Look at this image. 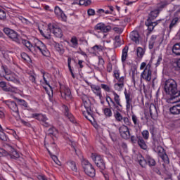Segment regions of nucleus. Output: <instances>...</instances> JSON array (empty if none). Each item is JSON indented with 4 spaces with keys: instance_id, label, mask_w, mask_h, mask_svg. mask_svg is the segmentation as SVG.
I'll list each match as a JSON object with an SVG mask.
<instances>
[{
    "instance_id": "obj_53",
    "label": "nucleus",
    "mask_w": 180,
    "mask_h": 180,
    "mask_svg": "<svg viewBox=\"0 0 180 180\" xmlns=\"http://www.w3.org/2000/svg\"><path fill=\"white\" fill-rule=\"evenodd\" d=\"M72 58H71V57H68V68H69V71H70V72L71 73V72H72V69L71 68V61H72Z\"/></svg>"
},
{
    "instance_id": "obj_62",
    "label": "nucleus",
    "mask_w": 180,
    "mask_h": 180,
    "mask_svg": "<svg viewBox=\"0 0 180 180\" xmlns=\"http://www.w3.org/2000/svg\"><path fill=\"white\" fill-rule=\"evenodd\" d=\"M38 179L39 180H49L47 179V177L46 176H44V175H39L38 176Z\"/></svg>"
},
{
    "instance_id": "obj_27",
    "label": "nucleus",
    "mask_w": 180,
    "mask_h": 180,
    "mask_svg": "<svg viewBox=\"0 0 180 180\" xmlns=\"http://www.w3.org/2000/svg\"><path fill=\"white\" fill-rule=\"evenodd\" d=\"M172 53L175 56H180V43H176L172 47Z\"/></svg>"
},
{
    "instance_id": "obj_13",
    "label": "nucleus",
    "mask_w": 180,
    "mask_h": 180,
    "mask_svg": "<svg viewBox=\"0 0 180 180\" xmlns=\"http://www.w3.org/2000/svg\"><path fill=\"white\" fill-rule=\"evenodd\" d=\"M112 30L110 25H105L103 22H99L94 27V30H99L103 33H108Z\"/></svg>"
},
{
    "instance_id": "obj_50",
    "label": "nucleus",
    "mask_w": 180,
    "mask_h": 180,
    "mask_svg": "<svg viewBox=\"0 0 180 180\" xmlns=\"http://www.w3.org/2000/svg\"><path fill=\"white\" fill-rule=\"evenodd\" d=\"M56 132H57V129L55 127H52L49 129V134L50 136H54V134H56Z\"/></svg>"
},
{
    "instance_id": "obj_18",
    "label": "nucleus",
    "mask_w": 180,
    "mask_h": 180,
    "mask_svg": "<svg viewBox=\"0 0 180 180\" xmlns=\"http://www.w3.org/2000/svg\"><path fill=\"white\" fill-rule=\"evenodd\" d=\"M136 160L142 168H146L147 166V159L144 158L141 154H138L136 155Z\"/></svg>"
},
{
    "instance_id": "obj_56",
    "label": "nucleus",
    "mask_w": 180,
    "mask_h": 180,
    "mask_svg": "<svg viewBox=\"0 0 180 180\" xmlns=\"http://www.w3.org/2000/svg\"><path fill=\"white\" fill-rule=\"evenodd\" d=\"M87 13H88L89 16H94L95 15V10H94L92 8H89L87 11Z\"/></svg>"
},
{
    "instance_id": "obj_7",
    "label": "nucleus",
    "mask_w": 180,
    "mask_h": 180,
    "mask_svg": "<svg viewBox=\"0 0 180 180\" xmlns=\"http://www.w3.org/2000/svg\"><path fill=\"white\" fill-rule=\"evenodd\" d=\"M32 117L39 120L41 122V124L44 126V127H51V124L49 122V118L46 116V115L39 114V113H34L32 114Z\"/></svg>"
},
{
    "instance_id": "obj_10",
    "label": "nucleus",
    "mask_w": 180,
    "mask_h": 180,
    "mask_svg": "<svg viewBox=\"0 0 180 180\" xmlns=\"http://www.w3.org/2000/svg\"><path fill=\"white\" fill-rule=\"evenodd\" d=\"M153 71H151V65L148 64L144 70L141 73V79H144L147 82L151 81Z\"/></svg>"
},
{
    "instance_id": "obj_3",
    "label": "nucleus",
    "mask_w": 180,
    "mask_h": 180,
    "mask_svg": "<svg viewBox=\"0 0 180 180\" xmlns=\"http://www.w3.org/2000/svg\"><path fill=\"white\" fill-rule=\"evenodd\" d=\"M164 89L166 94L170 95L172 98H179L180 96V91H178L176 82L172 79L165 81Z\"/></svg>"
},
{
    "instance_id": "obj_26",
    "label": "nucleus",
    "mask_w": 180,
    "mask_h": 180,
    "mask_svg": "<svg viewBox=\"0 0 180 180\" xmlns=\"http://www.w3.org/2000/svg\"><path fill=\"white\" fill-rule=\"evenodd\" d=\"M129 51V46H126L122 49V62L125 63L126 60H127V53Z\"/></svg>"
},
{
    "instance_id": "obj_54",
    "label": "nucleus",
    "mask_w": 180,
    "mask_h": 180,
    "mask_svg": "<svg viewBox=\"0 0 180 180\" xmlns=\"http://www.w3.org/2000/svg\"><path fill=\"white\" fill-rule=\"evenodd\" d=\"M72 58H71V57H68V68H69V71H70V72L71 73V72H72V69L71 68V61H72Z\"/></svg>"
},
{
    "instance_id": "obj_21",
    "label": "nucleus",
    "mask_w": 180,
    "mask_h": 180,
    "mask_svg": "<svg viewBox=\"0 0 180 180\" xmlns=\"http://www.w3.org/2000/svg\"><path fill=\"white\" fill-rule=\"evenodd\" d=\"M130 38L132 41H134L136 43V44H139V43H140V34H139V32H132L130 34Z\"/></svg>"
},
{
    "instance_id": "obj_20",
    "label": "nucleus",
    "mask_w": 180,
    "mask_h": 180,
    "mask_svg": "<svg viewBox=\"0 0 180 180\" xmlns=\"http://www.w3.org/2000/svg\"><path fill=\"white\" fill-rule=\"evenodd\" d=\"M39 33L46 39L47 40H49V39H51V33L52 31L49 28V25H48V28L45 30L43 31L42 30H39Z\"/></svg>"
},
{
    "instance_id": "obj_31",
    "label": "nucleus",
    "mask_w": 180,
    "mask_h": 180,
    "mask_svg": "<svg viewBox=\"0 0 180 180\" xmlns=\"http://www.w3.org/2000/svg\"><path fill=\"white\" fill-rule=\"evenodd\" d=\"M178 20H179V18L176 17L171 21L169 25V30H172V29H174V27L176 26V23H178Z\"/></svg>"
},
{
    "instance_id": "obj_41",
    "label": "nucleus",
    "mask_w": 180,
    "mask_h": 180,
    "mask_svg": "<svg viewBox=\"0 0 180 180\" xmlns=\"http://www.w3.org/2000/svg\"><path fill=\"white\" fill-rule=\"evenodd\" d=\"M56 50L58 51V53L60 54H64V49H63V46L60 45V44H55Z\"/></svg>"
},
{
    "instance_id": "obj_59",
    "label": "nucleus",
    "mask_w": 180,
    "mask_h": 180,
    "mask_svg": "<svg viewBox=\"0 0 180 180\" xmlns=\"http://www.w3.org/2000/svg\"><path fill=\"white\" fill-rule=\"evenodd\" d=\"M59 16H60V18H61V19H63V20H67V15H65V13H64V11H62V13H60Z\"/></svg>"
},
{
    "instance_id": "obj_46",
    "label": "nucleus",
    "mask_w": 180,
    "mask_h": 180,
    "mask_svg": "<svg viewBox=\"0 0 180 180\" xmlns=\"http://www.w3.org/2000/svg\"><path fill=\"white\" fill-rule=\"evenodd\" d=\"M63 10L58 7V6H55L54 13L57 16H60L62 13Z\"/></svg>"
},
{
    "instance_id": "obj_64",
    "label": "nucleus",
    "mask_w": 180,
    "mask_h": 180,
    "mask_svg": "<svg viewBox=\"0 0 180 180\" xmlns=\"http://www.w3.org/2000/svg\"><path fill=\"white\" fill-rule=\"evenodd\" d=\"M156 40H157V35H152L150 37V41L155 43Z\"/></svg>"
},
{
    "instance_id": "obj_61",
    "label": "nucleus",
    "mask_w": 180,
    "mask_h": 180,
    "mask_svg": "<svg viewBox=\"0 0 180 180\" xmlns=\"http://www.w3.org/2000/svg\"><path fill=\"white\" fill-rule=\"evenodd\" d=\"M107 71L108 72H112V63H109L107 65Z\"/></svg>"
},
{
    "instance_id": "obj_16",
    "label": "nucleus",
    "mask_w": 180,
    "mask_h": 180,
    "mask_svg": "<svg viewBox=\"0 0 180 180\" xmlns=\"http://www.w3.org/2000/svg\"><path fill=\"white\" fill-rule=\"evenodd\" d=\"M60 94H61V96L63 98H65V99H71V91L68 86H64L63 89L62 87Z\"/></svg>"
},
{
    "instance_id": "obj_23",
    "label": "nucleus",
    "mask_w": 180,
    "mask_h": 180,
    "mask_svg": "<svg viewBox=\"0 0 180 180\" xmlns=\"http://www.w3.org/2000/svg\"><path fill=\"white\" fill-rule=\"evenodd\" d=\"M169 112L172 115H180V104L171 107Z\"/></svg>"
},
{
    "instance_id": "obj_52",
    "label": "nucleus",
    "mask_w": 180,
    "mask_h": 180,
    "mask_svg": "<svg viewBox=\"0 0 180 180\" xmlns=\"http://www.w3.org/2000/svg\"><path fill=\"white\" fill-rule=\"evenodd\" d=\"M6 155H8V152L0 148V157H6Z\"/></svg>"
},
{
    "instance_id": "obj_28",
    "label": "nucleus",
    "mask_w": 180,
    "mask_h": 180,
    "mask_svg": "<svg viewBox=\"0 0 180 180\" xmlns=\"http://www.w3.org/2000/svg\"><path fill=\"white\" fill-rule=\"evenodd\" d=\"M146 162H148L149 167H155V160L154 158H151L150 155H146Z\"/></svg>"
},
{
    "instance_id": "obj_39",
    "label": "nucleus",
    "mask_w": 180,
    "mask_h": 180,
    "mask_svg": "<svg viewBox=\"0 0 180 180\" xmlns=\"http://www.w3.org/2000/svg\"><path fill=\"white\" fill-rule=\"evenodd\" d=\"M131 119L134 126H140V121L136 115L133 114L131 115Z\"/></svg>"
},
{
    "instance_id": "obj_32",
    "label": "nucleus",
    "mask_w": 180,
    "mask_h": 180,
    "mask_svg": "<svg viewBox=\"0 0 180 180\" xmlns=\"http://www.w3.org/2000/svg\"><path fill=\"white\" fill-rule=\"evenodd\" d=\"M144 49L141 47H138L136 49V55L138 58H143V56H144Z\"/></svg>"
},
{
    "instance_id": "obj_25",
    "label": "nucleus",
    "mask_w": 180,
    "mask_h": 180,
    "mask_svg": "<svg viewBox=\"0 0 180 180\" xmlns=\"http://www.w3.org/2000/svg\"><path fill=\"white\" fill-rule=\"evenodd\" d=\"M138 144L139 147L142 148V150H147V144L146 143V141L141 136L138 137Z\"/></svg>"
},
{
    "instance_id": "obj_51",
    "label": "nucleus",
    "mask_w": 180,
    "mask_h": 180,
    "mask_svg": "<svg viewBox=\"0 0 180 180\" xmlns=\"http://www.w3.org/2000/svg\"><path fill=\"white\" fill-rule=\"evenodd\" d=\"M110 99V101L111 102V103H112V105L114 107V109H117V110H120V109H119V105H117L115 101H113V100L112 99V98L110 97H108Z\"/></svg>"
},
{
    "instance_id": "obj_14",
    "label": "nucleus",
    "mask_w": 180,
    "mask_h": 180,
    "mask_svg": "<svg viewBox=\"0 0 180 180\" xmlns=\"http://www.w3.org/2000/svg\"><path fill=\"white\" fill-rule=\"evenodd\" d=\"M125 99H126V109L127 112H130V108L133 109V105H131L132 99L130 97V94L127 93V91H124Z\"/></svg>"
},
{
    "instance_id": "obj_5",
    "label": "nucleus",
    "mask_w": 180,
    "mask_h": 180,
    "mask_svg": "<svg viewBox=\"0 0 180 180\" xmlns=\"http://www.w3.org/2000/svg\"><path fill=\"white\" fill-rule=\"evenodd\" d=\"M82 167L86 175H88V176H90L91 178H94L95 175H96L95 168H94V166L92 165V164L89 162V161L85 159H82Z\"/></svg>"
},
{
    "instance_id": "obj_29",
    "label": "nucleus",
    "mask_w": 180,
    "mask_h": 180,
    "mask_svg": "<svg viewBox=\"0 0 180 180\" xmlns=\"http://www.w3.org/2000/svg\"><path fill=\"white\" fill-rule=\"evenodd\" d=\"M68 165L70 167L72 171H74L75 172H77V171H78V169L77 168V164H75V162L69 160L68 162Z\"/></svg>"
},
{
    "instance_id": "obj_17",
    "label": "nucleus",
    "mask_w": 180,
    "mask_h": 180,
    "mask_svg": "<svg viewBox=\"0 0 180 180\" xmlns=\"http://www.w3.org/2000/svg\"><path fill=\"white\" fill-rule=\"evenodd\" d=\"M91 88L94 94H95L96 96H98L99 99H102V89H101V86L93 84L91 86Z\"/></svg>"
},
{
    "instance_id": "obj_15",
    "label": "nucleus",
    "mask_w": 180,
    "mask_h": 180,
    "mask_svg": "<svg viewBox=\"0 0 180 180\" xmlns=\"http://www.w3.org/2000/svg\"><path fill=\"white\" fill-rule=\"evenodd\" d=\"M85 97L86 98V100L83 101L84 106L87 112V115L92 117V113L91 112L92 111V110L91 109L92 103H91V101L88 99V97H86V96H85Z\"/></svg>"
},
{
    "instance_id": "obj_22",
    "label": "nucleus",
    "mask_w": 180,
    "mask_h": 180,
    "mask_svg": "<svg viewBox=\"0 0 180 180\" xmlns=\"http://www.w3.org/2000/svg\"><path fill=\"white\" fill-rule=\"evenodd\" d=\"M63 109L65 110V116H66V117H68L69 120H70L72 123H75L74 116L72 115V114H71V112H69L70 110L68 107L66 105H63Z\"/></svg>"
},
{
    "instance_id": "obj_1",
    "label": "nucleus",
    "mask_w": 180,
    "mask_h": 180,
    "mask_svg": "<svg viewBox=\"0 0 180 180\" xmlns=\"http://www.w3.org/2000/svg\"><path fill=\"white\" fill-rule=\"evenodd\" d=\"M3 30L5 34L13 40V41L18 43V44H23L27 49H30V47H33L36 51H39V53H41L44 57H50V51L47 49L46 44H44V43H43L41 41L36 39L32 45L30 41L20 37V36H19L18 32L15 30L8 27L4 28Z\"/></svg>"
},
{
    "instance_id": "obj_40",
    "label": "nucleus",
    "mask_w": 180,
    "mask_h": 180,
    "mask_svg": "<svg viewBox=\"0 0 180 180\" xmlns=\"http://www.w3.org/2000/svg\"><path fill=\"white\" fill-rule=\"evenodd\" d=\"M0 88H1L5 92H9V91H11V89L6 86V83L5 82H0Z\"/></svg>"
},
{
    "instance_id": "obj_42",
    "label": "nucleus",
    "mask_w": 180,
    "mask_h": 180,
    "mask_svg": "<svg viewBox=\"0 0 180 180\" xmlns=\"http://www.w3.org/2000/svg\"><path fill=\"white\" fill-rule=\"evenodd\" d=\"M124 87V83H116L115 84V89L117 91H122L123 89V88Z\"/></svg>"
},
{
    "instance_id": "obj_35",
    "label": "nucleus",
    "mask_w": 180,
    "mask_h": 180,
    "mask_svg": "<svg viewBox=\"0 0 180 180\" xmlns=\"http://www.w3.org/2000/svg\"><path fill=\"white\" fill-rule=\"evenodd\" d=\"M47 151L51 156V158L54 161V162H56L57 164V165H61V162H60V160H58V158H57V156H56L54 155H51V152H50V150H49V148H47Z\"/></svg>"
},
{
    "instance_id": "obj_12",
    "label": "nucleus",
    "mask_w": 180,
    "mask_h": 180,
    "mask_svg": "<svg viewBox=\"0 0 180 180\" xmlns=\"http://www.w3.org/2000/svg\"><path fill=\"white\" fill-rule=\"evenodd\" d=\"M119 132L121 137H122V139H124V140H129V139H130V130H129V127L127 126L122 125L119 128Z\"/></svg>"
},
{
    "instance_id": "obj_9",
    "label": "nucleus",
    "mask_w": 180,
    "mask_h": 180,
    "mask_svg": "<svg viewBox=\"0 0 180 180\" xmlns=\"http://www.w3.org/2000/svg\"><path fill=\"white\" fill-rule=\"evenodd\" d=\"M3 103H5L11 110H12L13 113H15L13 116L18 119L19 117V108H18V104L15 103V101H12L11 100L4 101Z\"/></svg>"
},
{
    "instance_id": "obj_58",
    "label": "nucleus",
    "mask_w": 180,
    "mask_h": 180,
    "mask_svg": "<svg viewBox=\"0 0 180 180\" xmlns=\"http://www.w3.org/2000/svg\"><path fill=\"white\" fill-rule=\"evenodd\" d=\"M102 174L103 175L105 180H109V174L106 172H103V170L101 171Z\"/></svg>"
},
{
    "instance_id": "obj_11",
    "label": "nucleus",
    "mask_w": 180,
    "mask_h": 180,
    "mask_svg": "<svg viewBox=\"0 0 180 180\" xmlns=\"http://www.w3.org/2000/svg\"><path fill=\"white\" fill-rule=\"evenodd\" d=\"M49 29L52 31L53 34L58 37V39H61L63 37V31L58 27V25L56 24H49Z\"/></svg>"
},
{
    "instance_id": "obj_37",
    "label": "nucleus",
    "mask_w": 180,
    "mask_h": 180,
    "mask_svg": "<svg viewBox=\"0 0 180 180\" xmlns=\"http://www.w3.org/2000/svg\"><path fill=\"white\" fill-rule=\"evenodd\" d=\"M18 103L20 105V106H23L24 108H27L28 104L27 102H26V101L23 100V99H19L18 98H15Z\"/></svg>"
},
{
    "instance_id": "obj_19",
    "label": "nucleus",
    "mask_w": 180,
    "mask_h": 180,
    "mask_svg": "<svg viewBox=\"0 0 180 180\" xmlns=\"http://www.w3.org/2000/svg\"><path fill=\"white\" fill-rule=\"evenodd\" d=\"M149 112L152 119H154L158 116V110L157 109V106H155L154 104H150Z\"/></svg>"
},
{
    "instance_id": "obj_43",
    "label": "nucleus",
    "mask_w": 180,
    "mask_h": 180,
    "mask_svg": "<svg viewBox=\"0 0 180 180\" xmlns=\"http://www.w3.org/2000/svg\"><path fill=\"white\" fill-rule=\"evenodd\" d=\"M109 136L112 140L115 143V141H117V135L115 132H110Z\"/></svg>"
},
{
    "instance_id": "obj_8",
    "label": "nucleus",
    "mask_w": 180,
    "mask_h": 180,
    "mask_svg": "<svg viewBox=\"0 0 180 180\" xmlns=\"http://www.w3.org/2000/svg\"><path fill=\"white\" fill-rule=\"evenodd\" d=\"M1 69L3 70V72H5L6 75L4 78L7 81H11V82H14V84H20V80H19V77L16 75H9V70L6 66L2 65Z\"/></svg>"
},
{
    "instance_id": "obj_24",
    "label": "nucleus",
    "mask_w": 180,
    "mask_h": 180,
    "mask_svg": "<svg viewBox=\"0 0 180 180\" xmlns=\"http://www.w3.org/2000/svg\"><path fill=\"white\" fill-rule=\"evenodd\" d=\"M167 6H168V1H163L157 5L156 9L160 13V12L162 11V10L165 9V8H167Z\"/></svg>"
},
{
    "instance_id": "obj_2",
    "label": "nucleus",
    "mask_w": 180,
    "mask_h": 180,
    "mask_svg": "<svg viewBox=\"0 0 180 180\" xmlns=\"http://www.w3.org/2000/svg\"><path fill=\"white\" fill-rule=\"evenodd\" d=\"M149 131L152 136V144H153V150L155 153H158V155L165 161L167 158H168V155L165 153V150L164 148L161 146L162 143V139L161 138V135L157 134V129L154 125H150L149 127Z\"/></svg>"
},
{
    "instance_id": "obj_44",
    "label": "nucleus",
    "mask_w": 180,
    "mask_h": 180,
    "mask_svg": "<svg viewBox=\"0 0 180 180\" xmlns=\"http://www.w3.org/2000/svg\"><path fill=\"white\" fill-rule=\"evenodd\" d=\"M36 77L37 75L34 73L30 75L29 79L31 81V82H32V84H36Z\"/></svg>"
},
{
    "instance_id": "obj_60",
    "label": "nucleus",
    "mask_w": 180,
    "mask_h": 180,
    "mask_svg": "<svg viewBox=\"0 0 180 180\" xmlns=\"http://www.w3.org/2000/svg\"><path fill=\"white\" fill-rule=\"evenodd\" d=\"M162 61V56H159L157 60V63H156V65L158 67V65H160V64H161V62Z\"/></svg>"
},
{
    "instance_id": "obj_63",
    "label": "nucleus",
    "mask_w": 180,
    "mask_h": 180,
    "mask_svg": "<svg viewBox=\"0 0 180 180\" xmlns=\"http://www.w3.org/2000/svg\"><path fill=\"white\" fill-rule=\"evenodd\" d=\"M131 141H132V143H136L137 141V140H139V136L136 137L134 136H131Z\"/></svg>"
},
{
    "instance_id": "obj_45",
    "label": "nucleus",
    "mask_w": 180,
    "mask_h": 180,
    "mask_svg": "<svg viewBox=\"0 0 180 180\" xmlns=\"http://www.w3.org/2000/svg\"><path fill=\"white\" fill-rule=\"evenodd\" d=\"M142 136L145 140H148L150 137V132L148 130H144L142 131Z\"/></svg>"
},
{
    "instance_id": "obj_4",
    "label": "nucleus",
    "mask_w": 180,
    "mask_h": 180,
    "mask_svg": "<svg viewBox=\"0 0 180 180\" xmlns=\"http://www.w3.org/2000/svg\"><path fill=\"white\" fill-rule=\"evenodd\" d=\"M160 15V13L158 11V10L155 8V10L150 11V13L148 15V18L147 20L145 22L146 26L148 27V30L149 32H153L154 30V27L157 26L160 22H161V20H158L157 21L153 22L154 19L158 17Z\"/></svg>"
},
{
    "instance_id": "obj_36",
    "label": "nucleus",
    "mask_w": 180,
    "mask_h": 180,
    "mask_svg": "<svg viewBox=\"0 0 180 180\" xmlns=\"http://www.w3.org/2000/svg\"><path fill=\"white\" fill-rule=\"evenodd\" d=\"M11 158L13 160H16L20 157L18 151L15 150V149H13L11 153L10 154Z\"/></svg>"
},
{
    "instance_id": "obj_47",
    "label": "nucleus",
    "mask_w": 180,
    "mask_h": 180,
    "mask_svg": "<svg viewBox=\"0 0 180 180\" xmlns=\"http://www.w3.org/2000/svg\"><path fill=\"white\" fill-rule=\"evenodd\" d=\"M6 18V13L4 9L0 8V20H2Z\"/></svg>"
},
{
    "instance_id": "obj_30",
    "label": "nucleus",
    "mask_w": 180,
    "mask_h": 180,
    "mask_svg": "<svg viewBox=\"0 0 180 180\" xmlns=\"http://www.w3.org/2000/svg\"><path fill=\"white\" fill-rule=\"evenodd\" d=\"M112 94L114 96V101L115 103L122 108V104H120V96H119L118 94L115 91H112Z\"/></svg>"
},
{
    "instance_id": "obj_57",
    "label": "nucleus",
    "mask_w": 180,
    "mask_h": 180,
    "mask_svg": "<svg viewBox=\"0 0 180 180\" xmlns=\"http://www.w3.org/2000/svg\"><path fill=\"white\" fill-rule=\"evenodd\" d=\"M114 77L116 79H119V77H120V72H119V70H114Z\"/></svg>"
},
{
    "instance_id": "obj_34",
    "label": "nucleus",
    "mask_w": 180,
    "mask_h": 180,
    "mask_svg": "<svg viewBox=\"0 0 180 180\" xmlns=\"http://www.w3.org/2000/svg\"><path fill=\"white\" fill-rule=\"evenodd\" d=\"M91 51L93 54H96L98 51H102V46L101 45H95L91 48Z\"/></svg>"
},
{
    "instance_id": "obj_6",
    "label": "nucleus",
    "mask_w": 180,
    "mask_h": 180,
    "mask_svg": "<svg viewBox=\"0 0 180 180\" xmlns=\"http://www.w3.org/2000/svg\"><path fill=\"white\" fill-rule=\"evenodd\" d=\"M91 159L95 162L96 167L101 169V171H105L106 169V163H105V160L102 158L101 155L91 154Z\"/></svg>"
},
{
    "instance_id": "obj_48",
    "label": "nucleus",
    "mask_w": 180,
    "mask_h": 180,
    "mask_svg": "<svg viewBox=\"0 0 180 180\" xmlns=\"http://www.w3.org/2000/svg\"><path fill=\"white\" fill-rule=\"evenodd\" d=\"M101 88H102V89H104V91H105L106 92H110V87H109V86H108L107 84H101Z\"/></svg>"
},
{
    "instance_id": "obj_55",
    "label": "nucleus",
    "mask_w": 180,
    "mask_h": 180,
    "mask_svg": "<svg viewBox=\"0 0 180 180\" xmlns=\"http://www.w3.org/2000/svg\"><path fill=\"white\" fill-rule=\"evenodd\" d=\"M70 41L73 46H78V39H77V37H72Z\"/></svg>"
},
{
    "instance_id": "obj_49",
    "label": "nucleus",
    "mask_w": 180,
    "mask_h": 180,
    "mask_svg": "<svg viewBox=\"0 0 180 180\" xmlns=\"http://www.w3.org/2000/svg\"><path fill=\"white\" fill-rule=\"evenodd\" d=\"M122 120H123L124 124H126L127 126H130V124H131L130 120H129V118L127 117H122Z\"/></svg>"
},
{
    "instance_id": "obj_38",
    "label": "nucleus",
    "mask_w": 180,
    "mask_h": 180,
    "mask_svg": "<svg viewBox=\"0 0 180 180\" xmlns=\"http://www.w3.org/2000/svg\"><path fill=\"white\" fill-rule=\"evenodd\" d=\"M114 117L117 122H122V120H123V116L119 111H117L116 113L114 114Z\"/></svg>"
},
{
    "instance_id": "obj_33",
    "label": "nucleus",
    "mask_w": 180,
    "mask_h": 180,
    "mask_svg": "<svg viewBox=\"0 0 180 180\" xmlns=\"http://www.w3.org/2000/svg\"><path fill=\"white\" fill-rule=\"evenodd\" d=\"M103 113L106 117H112V110L110 109V107L104 108L103 110Z\"/></svg>"
}]
</instances>
